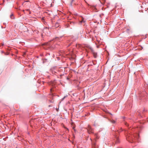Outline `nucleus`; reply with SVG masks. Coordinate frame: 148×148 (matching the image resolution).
<instances>
[{
	"instance_id": "f257e3e1",
	"label": "nucleus",
	"mask_w": 148,
	"mask_h": 148,
	"mask_svg": "<svg viewBox=\"0 0 148 148\" xmlns=\"http://www.w3.org/2000/svg\"><path fill=\"white\" fill-rule=\"evenodd\" d=\"M123 123L129 129V130H125V134L127 140L130 143H132L133 142L134 138H136L137 139H138L139 136L138 133L133 134L132 133V132L134 131L135 129L133 128L130 129L129 124L126 122L124 121Z\"/></svg>"
},
{
	"instance_id": "f03ea898",
	"label": "nucleus",
	"mask_w": 148,
	"mask_h": 148,
	"mask_svg": "<svg viewBox=\"0 0 148 148\" xmlns=\"http://www.w3.org/2000/svg\"><path fill=\"white\" fill-rule=\"evenodd\" d=\"M111 130L112 131V134L114 136V141L116 143H119L120 141L119 139V136H118V133L120 132L123 131V130L121 129L120 130V131L119 130L117 132H116V130H115L114 126L113 127L111 128Z\"/></svg>"
},
{
	"instance_id": "7ed1b4c3",
	"label": "nucleus",
	"mask_w": 148,
	"mask_h": 148,
	"mask_svg": "<svg viewBox=\"0 0 148 148\" xmlns=\"http://www.w3.org/2000/svg\"><path fill=\"white\" fill-rule=\"evenodd\" d=\"M65 38L63 36H62L60 37H56L52 40L50 41L49 42H48L47 44V45L50 46L52 44L53 41L54 42H56V41H60L63 40Z\"/></svg>"
},
{
	"instance_id": "20e7f679",
	"label": "nucleus",
	"mask_w": 148,
	"mask_h": 148,
	"mask_svg": "<svg viewBox=\"0 0 148 148\" xmlns=\"http://www.w3.org/2000/svg\"><path fill=\"white\" fill-rule=\"evenodd\" d=\"M77 38V36H70L68 37L67 41L70 42V43L68 45H67V47H68L70 46L72 43V42L75 41Z\"/></svg>"
},
{
	"instance_id": "39448f33",
	"label": "nucleus",
	"mask_w": 148,
	"mask_h": 148,
	"mask_svg": "<svg viewBox=\"0 0 148 148\" xmlns=\"http://www.w3.org/2000/svg\"><path fill=\"white\" fill-rule=\"evenodd\" d=\"M87 132L89 134H93V132L92 131V129L91 128L89 125H88L87 128Z\"/></svg>"
},
{
	"instance_id": "423d86ee",
	"label": "nucleus",
	"mask_w": 148,
	"mask_h": 148,
	"mask_svg": "<svg viewBox=\"0 0 148 148\" xmlns=\"http://www.w3.org/2000/svg\"><path fill=\"white\" fill-rule=\"evenodd\" d=\"M89 49L93 54L94 57L96 58L97 57V53L94 51V49L91 47H90Z\"/></svg>"
},
{
	"instance_id": "0eeeda50",
	"label": "nucleus",
	"mask_w": 148,
	"mask_h": 148,
	"mask_svg": "<svg viewBox=\"0 0 148 148\" xmlns=\"http://www.w3.org/2000/svg\"><path fill=\"white\" fill-rule=\"evenodd\" d=\"M92 148H98V147L95 141L92 142Z\"/></svg>"
},
{
	"instance_id": "6e6552de",
	"label": "nucleus",
	"mask_w": 148,
	"mask_h": 148,
	"mask_svg": "<svg viewBox=\"0 0 148 148\" xmlns=\"http://www.w3.org/2000/svg\"><path fill=\"white\" fill-rule=\"evenodd\" d=\"M46 58H45V59L46 60H47L48 59H51V58L50 54L49 53H47L46 54Z\"/></svg>"
},
{
	"instance_id": "1a4fd4ad",
	"label": "nucleus",
	"mask_w": 148,
	"mask_h": 148,
	"mask_svg": "<svg viewBox=\"0 0 148 148\" xmlns=\"http://www.w3.org/2000/svg\"><path fill=\"white\" fill-rule=\"evenodd\" d=\"M81 21L79 22L80 23H85L86 22V21L84 20V18L82 16H81Z\"/></svg>"
},
{
	"instance_id": "9d476101",
	"label": "nucleus",
	"mask_w": 148,
	"mask_h": 148,
	"mask_svg": "<svg viewBox=\"0 0 148 148\" xmlns=\"http://www.w3.org/2000/svg\"><path fill=\"white\" fill-rule=\"evenodd\" d=\"M52 97V99H51V100H49V102H50V103H53V101H53V96L52 95H50L49 96V97Z\"/></svg>"
},
{
	"instance_id": "9b49d317",
	"label": "nucleus",
	"mask_w": 148,
	"mask_h": 148,
	"mask_svg": "<svg viewBox=\"0 0 148 148\" xmlns=\"http://www.w3.org/2000/svg\"><path fill=\"white\" fill-rule=\"evenodd\" d=\"M10 17L12 19H14L15 17L14 16V14L13 13H12L10 15Z\"/></svg>"
},
{
	"instance_id": "f8f14e48",
	"label": "nucleus",
	"mask_w": 148,
	"mask_h": 148,
	"mask_svg": "<svg viewBox=\"0 0 148 148\" xmlns=\"http://www.w3.org/2000/svg\"><path fill=\"white\" fill-rule=\"evenodd\" d=\"M110 121L112 123H116V121L113 120H110Z\"/></svg>"
},
{
	"instance_id": "ddd939ff",
	"label": "nucleus",
	"mask_w": 148,
	"mask_h": 148,
	"mask_svg": "<svg viewBox=\"0 0 148 148\" xmlns=\"http://www.w3.org/2000/svg\"><path fill=\"white\" fill-rule=\"evenodd\" d=\"M59 26V23L57 22L55 24V27H58Z\"/></svg>"
},
{
	"instance_id": "4468645a",
	"label": "nucleus",
	"mask_w": 148,
	"mask_h": 148,
	"mask_svg": "<svg viewBox=\"0 0 148 148\" xmlns=\"http://www.w3.org/2000/svg\"><path fill=\"white\" fill-rule=\"evenodd\" d=\"M76 88H77L79 90L80 88V87H79V85H77L76 86Z\"/></svg>"
},
{
	"instance_id": "2eb2a0df",
	"label": "nucleus",
	"mask_w": 148,
	"mask_h": 148,
	"mask_svg": "<svg viewBox=\"0 0 148 148\" xmlns=\"http://www.w3.org/2000/svg\"><path fill=\"white\" fill-rule=\"evenodd\" d=\"M72 95H73V96H74L75 97H77V94L76 93H73L72 94Z\"/></svg>"
},
{
	"instance_id": "dca6fc26",
	"label": "nucleus",
	"mask_w": 148,
	"mask_h": 148,
	"mask_svg": "<svg viewBox=\"0 0 148 148\" xmlns=\"http://www.w3.org/2000/svg\"><path fill=\"white\" fill-rule=\"evenodd\" d=\"M67 95L66 96H64L63 98H62L61 99V101H63L64 99L66 97H67Z\"/></svg>"
},
{
	"instance_id": "f3484780",
	"label": "nucleus",
	"mask_w": 148,
	"mask_h": 148,
	"mask_svg": "<svg viewBox=\"0 0 148 148\" xmlns=\"http://www.w3.org/2000/svg\"><path fill=\"white\" fill-rule=\"evenodd\" d=\"M138 115H140L141 114V113L140 112H138Z\"/></svg>"
},
{
	"instance_id": "a211bd4d",
	"label": "nucleus",
	"mask_w": 148,
	"mask_h": 148,
	"mask_svg": "<svg viewBox=\"0 0 148 148\" xmlns=\"http://www.w3.org/2000/svg\"><path fill=\"white\" fill-rule=\"evenodd\" d=\"M99 45H97V48H99Z\"/></svg>"
},
{
	"instance_id": "6ab92c4d",
	"label": "nucleus",
	"mask_w": 148,
	"mask_h": 148,
	"mask_svg": "<svg viewBox=\"0 0 148 148\" xmlns=\"http://www.w3.org/2000/svg\"><path fill=\"white\" fill-rule=\"evenodd\" d=\"M73 129H74V131L75 132L76 131V130L74 128H73Z\"/></svg>"
},
{
	"instance_id": "aec40b11",
	"label": "nucleus",
	"mask_w": 148,
	"mask_h": 148,
	"mask_svg": "<svg viewBox=\"0 0 148 148\" xmlns=\"http://www.w3.org/2000/svg\"><path fill=\"white\" fill-rule=\"evenodd\" d=\"M58 109H57V108H56V110L57 111H58Z\"/></svg>"
},
{
	"instance_id": "412c9836",
	"label": "nucleus",
	"mask_w": 148,
	"mask_h": 148,
	"mask_svg": "<svg viewBox=\"0 0 148 148\" xmlns=\"http://www.w3.org/2000/svg\"><path fill=\"white\" fill-rule=\"evenodd\" d=\"M3 24H4V25H6V23H3Z\"/></svg>"
},
{
	"instance_id": "4be33fe9",
	"label": "nucleus",
	"mask_w": 148,
	"mask_h": 148,
	"mask_svg": "<svg viewBox=\"0 0 148 148\" xmlns=\"http://www.w3.org/2000/svg\"><path fill=\"white\" fill-rule=\"evenodd\" d=\"M145 109H144L143 110V112H143V111H145Z\"/></svg>"
},
{
	"instance_id": "5701e85b",
	"label": "nucleus",
	"mask_w": 148,
	"mask_h": 148,
	"mask_svg": "<svg viewBox=\"0 0 148 148\" xmlns=\"http://www.w3.org/2000/svg\"><path fill=\"white\" fill-rule=\"evenodd\" d=\"M74 1V0H72L71 1V3L72 2Z\"/></svg>"
},
{
	"instance_id": "b1692460",
	"label": "nucleus",
	"mask_w": 148,
	"mask_h": 148,
	"mask_svg": "<svg viewBox=\"0 0 148 148\" xmlns=\"http://www.w3.org/2000/svg\"><path fill=\"white\" fill-rule=\"evenodd\" d=\"M1 28H3V26H1Z\"/></svg>"
},
{
	"instance_id": "393cba45",
	"label": "nucleus",
	"mask_w": 148,
	"mask_h": 148,
	"mask_svg": "<svg viewBox=\"0 0 148 148\" xmlns=\"http://www.w3.org/2000/svg\"><path fill=\"white\" fill-rule=\"evenodd\" d=\"M140 127H141V128L142 127V125H141V126H140Z\"/></svg>"
},
{
	"instance_id": "a878e982",
	"label": "nucleus",
	"mask_w": 148,
	"mask_h": 148,
	"mask_svg": "<svg viewBox=\"0 0 148 148\" xmlns=\"http://www.w3.org/2000/svg\"><path fill=\"white\" fill-rule=\"evenodd\" d=\"M27 11H29V9H27Z\"/></svg>"
},
{
	"instance_id": "bb28decb",
	"label": "nucleus",
	"mask_w": 148,
	"mask_h": 148,
	"mask_svg": "<svg viewBox=\"0 0 148 148\" xmlns=\"http://www.w3.org/2000/svg\"><path fill=\"white\" fill-rule=\"evenodd\" d=\"M30 13H31V12H29V14H30Z\"/></svg>"
},
{
	"instance_id": "cd10ccee",
	"label": "nucleus",
	"mask_w": 148,
	"mask_h": 148,
	"mask_svg": "<svg viewBox=\"0 0 148 148\" xmlns=\"http://www.w3.org/2000/svg\"><path fill=\"white\" fill-rule=\"evenodd\" d=\"M90 140H91V141H92V139H91V138H90Z\"/></svg>"
},
{
	"instance_id": "c85d7f7f",
	"label": "nucleus",
	"mask_w": 148,
	"mask_h": 148,
	"mask_svg": "<svg viewBox=\"0 0 148 148\" xmlns=\"http://www.w3.org/2000/svg\"><path fill=\"white\" fill-rule=\"evenodd\" d=\"M51 106V105H49V107H50V106Z\"/></svg>"
},
{
	"instance_id": "c756f323",
	"label": "nucleus",
	"mask_w": 148,
	"mask_h": 148,
	"mask_svg": "<svg viewBox=\"0 0 148 148\" xmlns=\"http://www.w3.org/2000/svg\"><path fill=\"white\" fill-rule=\"evenodd\" d=\"M123 119L125 118V117H123Z\"/></svg>"
},
{
	"instance_id": "7c9ffc66",
	"label": "nucleus",
	"mask_w": 148,
	"mask_h": 148,
	"mask_svg": "<svg viewBox=\"0 0 148 148\" xmlns=\"http://www.w3.org/2000/svg\"><path fill=\"white\" fill-rule=\"evenodd\" d=\"M117 148H121L119 147H118Z\"/></svg>"
},
{
	"instance_id": "2f4dec72",
	"label": "nucleus",
	"mask_w": 148,
	"mask_h": 148,
	"mask_svg": "<svg viewBox=\"0 0 148 148\" xmlns=\"http://www.w3.org/2000/svg\"><path fill=\"white\" fill-rule=\"evenodd\" d=\"M53 56H54L53 55L52 56V57H53Z\"/></svg>"
}]
</instances>
